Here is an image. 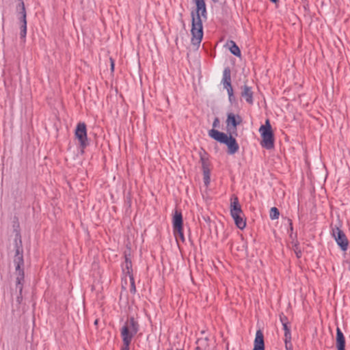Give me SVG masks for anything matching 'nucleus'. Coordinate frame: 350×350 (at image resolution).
<instances>
[{"label": "nucleus", "instance_id": "obj_1", "mask_svg": "<svg viewBox=\"0 0 350 350\" xmlns=\"http://www.w3.org/2000/svg\"><path fill=\"white\" fill-rule=\"evenodd\" d=\"M195 10L191 13V44L199 47L203 38L202 20L207 19L206 5L204 0H193Z\"/></svg>", "mask_w": 350, "mask_h": 350}, {"label": "nucleus", "instance_id": "obj_2", "mask_svg": "<svg viewBox=\"0 0 350 350\" xmlns=\"http://www.w3.org/2000/svg\"><path fill=\"white\" fill-rule=\"evenodd\" d=\"M208 135L215 141L225 144L229 154H234L238 152L239 146L233 136V133H225L216 129H211L208 131Z\"/></svg>", "mask_w": 350, "mask_h": 350}, {"label": "nucleus", "instance_id": "obj_3", "mask_svg": "<svg viewBox=\"0 0 350 350\" xmlns=\"http://www.w3.org/2000/svg\"><path fill=\"white\" fill-rule=\"evenodd\" d=\"M15 255L14 258V263L16 265V271L17 273L16 280L18 283L20 281H24V259H23V247L21 239V235L17 232L14 238Z\"/></svg>", "mask_w": 350, "mask_h": 350}, {"label": "nucleus", "instance_id": "obj_4", "mask_svg": "<svg viewBox=\"0 0 350 350\" xmlns=\"http://www.w3.org/2000/svg\"><path fill=\"white\" fill-rule=\"evenodd\" d=\"M139 330V324L134 317H128L120 329L123 345H130L133 338Z\"/></svg>", "mask_w": 350, "mask_h": 350}, {"label": "nucleus", "instance_id": "obj_5", "mask_svg": "<svg viewBox=\"0 0 350 350\" xmlns=\"http://www.w3.org/2000/svg\"><path fill=\"white\" fill-rule=\"evenodd\" d=\"M259 132L262 137L260 145L262 147L271 150L274 148V133L271 128L269 120L267 119L265 124L261 125Z\"/></svg>", "mask_w": 350, "mask_h": 350}, {"label": "nucleus", "instance_id": "obj_6", "mask_svg": "<svg viewBox=\"0 0 350 350\" xmlns=\"http://www.w3.org/2000/svg\"><path fill=\"white\" fill-rule=\"evenodd\" d=\"M16 12L20 23V36L21 39H25L27 35V12L23 0H17Z\"/></svg>", "mask_w": 350, "mask_h": 350}, {"label": "nucleus", "instance_id": "obj_7", "mask_svg": "<svg viewBox=\"0 0 350 350\" xmlns=\"http://www.w3.org/2000/svg\"><path fill=\"white\" fill-rule=\"evenodd\" d=\"M75 136L79 142L81 152H83V150L90 144L87 136L86 124L84 122H79L77 124L75 131Z\"/></svg>", "mask_w": 350, "mask_h": 350}, {"label": "nucleus", "instance_id": "obj_8", "mask_svg": "<svg viewBox=\"0 0 350 350\" xmlns=\"http://www.w3.org/2000/svg\"><path fill=\"white\" fill-rule=\"evenodd\" d=\"M242 118L239 114H234L232 112L228 113L226 120L227 133H235V135H237V127L242 122Z\"/></svg>", "mask_w": 350, "mask_h": 350}, {"label": "nucleus", "instance_id": "obj_9", "mask_svg": "<svg viewBox=\"0 0 350 350\" xmlns=\"http://www.w3.org/2000/svg\"><path fill=\"white\" fill-rule=\"evenodd\" d=\"M332 236L340 250L343 252L347 251L349 245V241L345 232L340 228L336 226L332 228Z\"/></svg>", "mask_w": 350, "mask_h": 350}, {"label": "nucleus", "instance_id": "obj_10", "mask_svg": "<svg viewBox=\"0 0 350 350\" xmlns=\"http://www.w3.org/2000/svg\"><path fill=\"white\" fill-rule=\"evenodd\" d=\"M206 155L207 153L205 151H204L203 154L200 152V161L203 171L204 183L206 187H208L211 182V170L209 168L210 163Z\"/></svg>", "mask_w": 350, "mask_h": 350}, {"label": "nucleus", "instance_id": "obj_11", "mask_svg": "<svg viewBox=\"0 0 350 350\" xmlns=\"http://www.w3.org/2000/svg\"><path fill=\"white\" fill-rule=\"evenodd\" d=\"M230 211L231 216L243 213L239 199L235 195H232L230 198Z\"/></svg>", "mask_w": 350, "mask_h": 350}, {"label": "nucleus", "instance_id": "obj_12", "mask_svg": "<svg viewBox=\"0 0 350 350\" xmlns=\"http://www.w3.org/2000/svg\"><path fill=\"white\" fill-rule=\"evenodd\" d=\"M241 96L243 98L245 101L250 104L253 105L254 99H253V92L252 88L248 86L247 84H244L241 87Z\"/></svg>", "mask_w": 350, "mask_h": 350}, {"label": "nucleus", "instance_id": "obj_13", "mask_svg": "<svg viewBox=\"0 0 350 350\" xmlns=\"http://www.w3.org/2000/svg\"><path fill=\"white\" fill-rule=\"evenodd\" d=\"M253 350H265L264 335L260 329L256 331Z\"/></svg>", "mask_w": 350, "mask_h": 350}, {"label": "nucleus", "instance_id": "obj_14", "mask_svg": "<svg viewBox=\"0 0 350 350\" xmlns=\"http://www.w3.org/2000/svg\"><path fill=\"white\" fill-rule=\"evenodd\" d=\"M183 215L180 211L176 209L173 214L172 217V226L173 230L183 228Z\"/></svg>", "mask_w": 350, "mask_h": 350}, {"label": "nucleus", "instance_id": "obj_15", "mask_svg": "<svg viewBox=\"0 0 350 350\" xmlns=\"http://www.w3.org/2000/svg\"><path fill=\"white\" fill-rule=\"evenodd\" d=\"M221 82L224 85V88L227 91L230 90V88H232L231 84V70L228 66L224 69Z\"/></svg>", "mask_w": 350, "mask_h": 350}, {"label": "nucleus", "instance_id": "obj_16", "mask_svg": "<svg viewBox=\"0 0 350 350\" xmlns=\"http://www.w3.org/2000/svg\"><path fill=\"white\" fill-rule=\"evenodd\" d=\"M122 271L127 274L129 277L133 275L130 252H124V262L122 265Z\"/></svg>", "mask_w": 350, "mask_h": 350}, {"label": "nucleus", "instance_id": "obj_17", "mask_svg": "<svg viewBox=\"0 0 350 350\" xmlns=\"http://www.w3.org/2000/svg\"><path fill=\"white\" fill-rule=\"evenodd\" d=\"M336 347L337 350H345V338L338 327L336 328Z\"/></svg>", "mask_w": 350, "mask_h": 350}, {"label": "nucleus", "instance_id": "obj_18", "mask_svg": "<svg viewBox=\"0 0 350 350\" xmlns=\"http://www.w3.org/2000/svg\"><path fill=\"white\" fill-rule=\"evenodd\" d=\"M232 217L233 218L234 224L238 228L243 230L245 228L246 220L245 219L243 218L244 213L240 215H235L234 216H232Z\"/></svg>", "mask_w": 350, "mask_h": 350}, {"label": "nucleus", "instance_id": "obj_19", "mask_svg": "<svg viewBox=\"0 0 350 350\" xmlns=\"http://www.w3.org/2000/svg\"><path fill=\"white\" fill-rule=\"evenodd\" d=\"M226 45L228 46L229 50L232 55L238 57H241V50L239 47L237 46V44L235 43V42H234L233 40H229L227 42Z\"/></svg>", "mask_w": 350, "mask_h": 350}, {"label": "nucleus", "instance_id": "obj_20", "mask_svg": "<svg viewBox=\"0 0 350 350\" xmlns=\"http://www.w3.org/2000/svg\"><path fill=\"white\" fill-rule=\"evenodd\" d=\"M23 282L24 281H20V283H18V280L16 281V289H18L19 294L16 297V301L18 304H21L23 296H22V291H23Z\"/></svg>", "mask_w": 350, "mask_h": 350}, {"label": "nucleus", "instance_id": "obj_21", "mask_svg": "<svg viewBox=\"0 0 350 350\" xmlns=\"http://www.w3.org/2000/svg\"><path fill=\"white\" fill-rule=\"evenodd\" d=\"M196 344L199 345L200 347H202L203 350H208V348L209 347L208 338L198 339Z\"/></svg>", "mask_w": 350, "mask_h": 350}, {"label": "nucleus", "instance_id": "obj_22", "mask_svg": "<svg viewBox=\"0 0 350 350\" xmlns=\"http://www.w3.org/2000/svg\"><path fill=\"white\" fill-rule=\"evenodd\" d=\"M292 245L293 250L295 251V253L296 254V256L299 258L301 256V250L299 248V243L297 240H295V241H292Z\"/></svg>", "mask_w": 350, "mask_h": 350}, {"label": "nucleus", "instance_id": "obj_23", "mask_svg": "<svg viewBox=\"0 0 350 350\" xmlns=\"http://www.w3.org/2000/svg\"><path fill=\"white\" fill-rule=\"evenodd\" d=\"M280 216V211L278 208L276 207H272L270 209L269 211V217L271 219H278Z\"/></svg>", "mask_w": 350, "mask_h": 350}, {"label": "nucleus", "instance_id": "obj_24", "mask_svg": "<svg viewBox=\"0 0 350 350\" xmlns=\"http://www.w3.org/2000/svg\"><path fill=\"white\" fill-rule=\"evenodd\" d=\"M173 232L176 239H180L182 242H185V239L183 234V228L177 229L173 230Z\"/></svg>", "mask_w": 350, "mask_h": 350}, {"label": "nucleus", "instance_id": "obj_25", "mask_svg": "<svg viewBox=\"0 0 350 350\" xmlns=\"http://www.w3.org/2000/svg\"><path fill=\"white\" fill-rule=\"evenodd\" d=\"M283 329L284 331V338L289 339L291 338V323L287 325H284Z\"/></svg>", "mask_w": 350, "mask_h": 350}, {"label": "nucleus", "instance_id": "obj_26", "mask_svg": "<svg viewBox=\"0 0 350 350\" xmlns=\"http://www.w3.org/2000/svg\"><path fill=\"white\" fill-rule=\"evenodd\" d=\"M129 280H130V282H131L130 292L132 294H135L137 291H136V286H135V284L134 276L133 275H130Z\"/></svg>", "mask_w": 350, "mask_h": 350}, {"label": "nucleus", "instance_id": "obj_27", "mask_svg": "<svg viewBox=\"0 0 350 350\" xmlns=\"http://www.w3.org/2000/svg\"><path fill=\"white\" fill-rule=\"evenodd\" d=\"M280 321L282 325L290 324L288 317L285 316L283 312L280 314Z\"/></svg>", "mask_w": 350, "mask_h": 350}, {"label": "nucleus", "instance_id": "obj_28", "mask_svg": "<svg viewBox=\"0 0 350 350\" xmlns=\"http://www.w3.org/2000/svg\"><path fill=\"white\" fill-rule=\"evenodd\" d=\"M284 343H285L286 350H293V345L291 342V338H289V339L284 338Z\"/></svg>", "mask_w": 350, "mask_h": 350}, {"label": "nucleus", "instance_id": "obj_29", "mask_svg": "<svg viewBox=\"0 0 350 350\" xmlns=\"http://www.w3.org/2000/svg\"><path fill=\"white\" fill-rule=\"evenodd\" d=\"M228 94V99L231 104L235 102V97L234 96L233 89L230 88V90L227 91Z\"/></svg>", "mask_w": 350, "mask_h": 350}, {"label": "nucleus", "instance_id": "obj_30", "mask_svg": "<svg viewBox=\"0 0 350 350\" xmlns=\"http://www.w3.org/2000/svg\"><path fill=\"white\" fill-rule=\"evenodd\" d=\"M219 126V120L217 117H216L214 120H213V128H217Z\"/></svg>", "mask_w": 350, "mask_h": 350}, {"label": "nucleus", "instance_id": "obj_31", "mask_svg": "<svg viewBox=\"0 0 350 350\" xmlns=\"http://www.w3.org/2000/svg\"><path fill=\"white\" fill-rule=\"evenodd\" d=\"M288 222L289 224V226H290L289 228H290L291 233H293V227L292 220L291 219H288Z\"/></svg>", "mask_w": 350, "mask_h": 350}, {"label": "nucleus", "instance_id": "obj_32", "mask_svg": "<svg viewBox=\"0 0 350 350\" xmlns=\"http://www.w3.org/2000/svg\"><path fill=\"white\" fill-rule=\"evenodd\" d=\"M121 350H130V345H122Z\"/></svg>", "mask_w": 350, "mask_h": 350}, {"label": "nucleus", "instance_id": "obj_33", "mask_svg": "<svg viewBox=\"0 0 350 350\" xmlns=\"http://www.w3.org/2000/svg\"><path fill=\"white\" fill-rule=\"evenodd\" d=\"M110 62H111V71H113L114 70V61L112 58H110Z\"/></svg>", "mask_w": 350, "mask_h": 350}, {"label": "nucleus", "instance_id": "obj_34", "mask_svg": "<svg viewBox=\"0 0 350 350\" xmlns=\"http://www.w3.org/2000/svg\"><path fill=\"white\" fill-rule=\"evenodd\" d=\"M290 238L293 240V241H295V239L297 238V234H294L293 235V233H290V235H289Z\"/></svg>", "mask_w": 350, "mask_h": 350}, {"label": "nucleus", "instance_id": "obj_35", "mask_svg": "<svg viewBox=\"0 0 350 350\" xmlns=\"http://www.w3.org/2000/svg\"><path fill=\"white\" fill-rule=\"evenodd\" d=\"M195 350H203L202 347H200L199 345L196 347Z\"/></svg>", "mask_w": 350, "mask_h": 350}, {"label": "nucleus", "instance_id": "obj_36", "mask_svg": "<svg viewBox=\"0 0 350 350\" xmlns=\"http://www.w3.org/2000/svg\"><path fill=\"white\" fill-rule=\"evenodd\" d=\"M272 3H276L277 2L279 1V0H269Z\"/></svg>", "mask_w": 350, "mask_h": 350}, {"label": "nucleus", "instance_id": "obj_37", "mask_svg": "<svg viewBox=\"0 0 350 350\" xmlns=\"http://www.w3.org/2000/svg\"><path fill=\"white\" fill-rule=\"evenodd\" d=\"M98 321V319L95 320V321H94V324H95V325H97Z\"/></svg>", "mask_w": 350, "mask_h": 350}, {"label": "nucleus", "instance_id": "obj_38", "mask_svg": "<svg viewBox=\"0 0 350 350\" xmlns=\"http://www.w3.org/2000/svg\"><path fill=\"white\" fill-rule=\"evenodd\" d=\"M214 3L218 2L219 0H212Z\"/></svg>", "mask_w": 350, "mask_h": 350}, {"label": "nucleus", "instance_id": "obj_39", "mask_svg": "<svg viewBox=\"0 0 350 350\" xmlns=\"http://www.w3.org/2000/svg\"><path fill=\"white\" fill-rule=\"evenodd\" d=\"M176 350H184V349H177Z\"/></svg>", "mask_w": 350, "mask_h": 350}]
</instances>
